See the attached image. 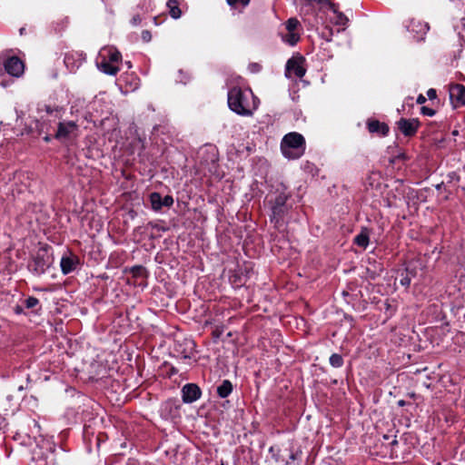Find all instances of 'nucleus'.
I'll use <instances>...</instances> for the list:
<instances>
[{"mask_svg":"<svg viewBox=\"0 0 465 465\" xmlns=\"http://www.w3.org/2000/svg\"><path fill=\"white\" fill-rule=\"evenodd\" d=\"M227 96L229 108L239 115L252 116L258 108L259 100L252 90L234 86L229 90Z\"/></svg>","mask_w":465,"mask_h":465,"instance_id":"obj_1","label":"nucleus"},{"mask_svg":"<svg viewBox=\"0 0 465 465\" xmlns=\"http://www.w3.org/2000/svg\"><path fill=\"white\" fill-rule=\"evenodd\" d=\"M306 143L304 137L296 132L285 134L281 142V151L285 158L296 160L304 154Z\"/></svg>","mask_w":465,"mask_h":465,"instance_id":"obj_2","label":"nucleus"},{"mask_svg":"<svg viewBox=\"0 0 465 465\" xmlns=\"http://www.w3.org/2000/svg\"><path fill=\"white\" fill-rule=\"evenodd\" d=\"M53 263V257L48 252L47 246L40 247L35 255L33 257L32 262L29 264L30 270L36 275H41Z\"/></svg>","mask_w":465,"mask_h":465,"instance_id":"obj_3","label":"nucleus"},{"mask_svg":"<svg viewBox=\"0 0 465 465\" xmlns=\"http://www.w3.org/2000/svg\"><path fill=\"white\" fill-rule=\"evenodd\" d=\"M289 199V194L285 192H281L273 199L269 201L272 210L271 221L275 223H279L281 220H282L284 214L287 213V200Z\"/></svg>","mask_w":465,"mask_h":465,"instance_id":"obj_4","label":"nucleus"},{"mask_svg":"<svg viewBox=\"0 0 465 465\" xmlns=\"http://www.w3.org/2000/svg\"><path fill=\"white\" fill-rule=\"evenodd\" d=\"M79 126L74 121L59 122L54 138L60 142L74 139L78 135Z\"/></svg>","mask_w":465,"mask_h":465,"instance_id":"obj_5","label":"nucleus"},{"mask_svg":"<svg viewBox=\"0 0 465 465\" xmlns=\"http://www.w3.org/2000/svg\"><path fill=\"white\" fill-rule=\"evenodd\" d=\"M174 352L182 359H192L195 355V343L192 339L177 340Z\"/></svg>","mask_w":465,"mask_h":465,"instance_id":"obj_6","label":"nucleus"},{"mask_svg":"<svg viewBox=\"0 0 465 465\" xmlns=\"http://www.w3.org/2000/svg\"><path fill=\"white\" fill-rule=\"evenodd\" d=\"M304 62L305 59L302 55L290 58L286 63V76L290 77L291 74H293L298 78L303 77L306 73Z\"/></svg>","mask_w":465,"mask_h":465,"instance_id":"obj_7","label":"nucleus"},{"mask_svg":"<svg viewBox=\"0 0 465 465\" xmlns=\"http://www.w3.org/2000/svg\"><path fill=\"white\" fill-rule=\"evenodd\" d=\"M396 124L401 133L407 137L414 136L420 125L417 118H401Z\"/></svg>","mask_w":465,"mask_h":465,"instance_id":"obj_8","label":"nucleus"},{"mask_svg":"<svg viewBox=\"0 0 465 465\" xmlns=\"http://www.w3.org/2000/svg\"><path fill=\"white\" fill-rule=\"evenodd\" d=\"M450 99L454 107L465 106V86L460 84L449 85Z\"/></svg>","mask_w":465,"mask_h":465,"instance_id":"obj_9","label":"nucleus"},{"mask_svg":"<svg viewBox=\"0 0 465 465\" xmlns=\"http://www.w3.org/2000/svg\"><path fill=\"white\" fill-rule=\"evenodd\" d=\"M366 126L369 133L379 136H387L390 132V127L386 123L380 122L374 118H369L366 122Z\"/></svg>","mask_w":465,"mask_h":465,"instance_id":"obj_10","label":"nucleus"},{"mask_svg":"<svg viewBox=\"0 0 465 465\" xmlns=\"http://www.w3.org/2000/svg\"><path fill=\"white\" fill-rule=\"evenodd\" d=\"M183 401L185 403H192L197 401L202 392L200 388L194 383L185 384L182 389Z\"/></svg>","mask_w":465,"mask_h":465,"instance_id":"obj_11","label":"nucleus"},{"mask_svg":"<svg viewBox=\"0 0 465 465\" xmlns=\"http://www.w3.org/2000/svg\"><path fill=\"white\" fill-rule=\"evenodd\" d=\"M4 65L5 71L13 76L18 77L24 73V64L17 56L9 57Z\"/></svg>","mask_w":465,"mask_h":465,"instance_id":"obj_12","label":"nucleus"},{"mask_svg":"<svg viewBox=\"0 0 465 465\" xmlns=\"http://www.w3.org/2000/svg\"><path fill=\"white\" fill-rule=\"evenodd\" d=\"M408 28L411 32L415 33L417 41L424 40L425 35L430 30L428 23L421 22L420 20L411 19Z\"/></svg>","mask_w":465,"mask_h":465,"instance_id":"obj_13","label":"nucleus"},{"mask_svg":"<svg viewBox=\"0 0 465 465\" xmlns=\"http://www.w3.org/2000/svg\"><path fill=\"white\" fill-rule=\"evenodd\" d=\"M79 263L80 260L76 255L63 256L60 262L61 271L64 275L69 274L76 269Z\"/></svg>","mask_w":465,"mask_h":465,"instance_id":"obj_14","label":"nucleus"},{"mask_svg":"<svg viewBox=\"0 0 465 465\" xmlns=\"http://www.w3.org/2000/svg\"><path fill=\"white\" fill-rule=\"evenodd\" d=\"M84 61L82 54L78 53H67L64 55V64L70 72H74L78 69Z\"/></svg>","mask_w":465,"mask_h":465,"instance_id":"obj_15","label":"nucleus"},{"mask_svg":"<svg viewBox=\"0 0 465 465\" xmlns=\"http://www.w3.org/2000/svg\"><path fill=\"white\" fill-rule=\"evenodd\" d=\"M103 57L102 61L97 64L100 71L109 75H115L119 72V67L107 61L106 56L100 53Z\"/></svg>","mask_w":465,"mask_h":465,"instance_id":"obj_16","label":"nucleus"},{"mask_svg":"<svg viewBox=\"0 0 465 465\" xmlns=\"http://www.w3.org/2000/svg\"><path fill=\"white\" fill-rule=\"evenodd\" d=\"M102 52L106 56L107 61L112 64H117L122 60L121 53L114 47L104 48Z\"/></svg>","mask_w":465,"mask_h":465,"instance_id":"obj_17","label":"nucleus"},{"mask_svg":"<svg viewBox=\"0 0 465 465\" xmlns=\"http://www.w3.org/2000/svg\"><path fill=\"white\" fill-rule=\"evenodd\" d=\"M203 153H207L208 154H210V160L208 159H203V156L202 157V160H201V164L202 165H205L206 167H208V170L209 171H212L213 167L210 166V165H215L217 160H218V157H217V153L215 152V149L214 148H210L209 149H205Z\"/></svg>","mask_w":465,"mask_h":465,"instance_id":"obj_18","label":"nucleus"},{"mask_svg":"<svg viewBox=\"0 0 465 465\" xmlns=\"http://www.w3.org/2000/svg\"><path fill=\"white\" fill-rule=\"evenodd\" d=\"M232 391V384L229 380H223V382L217 387V394L220 398L228 397Z\"/></svg>","mask_w":465,"mask_h":465,"instance_id":"obj_19","label":"nucleus"},{"mask_svg":"<svg viewBox=\"0 0 465 465\" xmlns=\"http://www.w3.org/2000/svg\"><path fill=\"white\" fill-rule=\"evenodd\" d=\"M167 6L169 8L170 15L174 18L178 19L182 15V11L179 8V2L178 0H168Z\"/></svg>","mask_w":465,"mask_h":465,"instance_id":"obj_20","label":"nucleus"},{"mask_svg":"<svg viewBox=\"0 0 465 465\" xmlns=\"http://www.w3.org/2000/svg\"><path fill=\"white\" fill-rule=\"evenodd\" d=\"M150 203L152 205V209L155 212H158L163 207V198L159 193L153 192L150 194Z\"/></svg>","mask_w":465,"mask_h":465,"instance_id":"obj_21","label":"nucleus"},{"mask_svg":"<svg viewBox=\"0 0 465 465\" xmlns=\"http://www.w3.org/2000/svg\"><path fill=\"white\" fill-rule=\"evenodd\" d=\"M354 243L363 249H365L368 246L369 233L366 229L362 230L358 235L355 236Z\"/></svg>","mask_w":465,"mask_h":465,"instance_id":"obj_22","label":"nucleus"},{"mask_svg":"<svg viewBox=\"0 0 465 465\" xmlns=\"http://www.w3.org/2000/svg\"><path fill=\"white\" fill-rule=\"evenodd\" d=\"M282 39L290 45H295L300 40V35L296 32H287L285 35L282 34Z\"/></svg>","mask_w":465,"mask_h":465,"instance_id":"obj_23","label":"nucleus"},{"mask_svg":"<svg viewBox=\"0 0 465 465\" xmlns=\"http://www.w3.org/2000/svg\"><path fill=\"white\" fill-rule=\"evenodd\" d=\"M24 303L25 308L27 309H35L37 307V309L35 310V313H38L42 309V307L39 305V300L34 296H30L27 299H25Z\"/></svg>","mask_w":465,"mask_h":465,"instance_id":"obj_24","label":"nucleus"},{"mask_svg":"<svg viewBox=\"0 0 465 465\" xmlns=\"http://www.w3.org/2000/svg\"><path fill=\"white\" fill-rule=\"evenodd\" d=\"M414 276H415V272L413 271H410L409 269H406L405 273L401 274L400 283L403 287L408 288L411 284L412 277H414Z\"/></svg>","mask_w":465,"mask_h":465,"instance_id":"obj_25","label":"nucleus"},{"mask_svg":"<svg viewBox=\"0 0 465 465\" xmlns=\"http://www.w3.org/2000/svg\"><path fill=\"white\" fill-rule=\"evenodd\" d=\"M131 272H132L133 276L136 277V278L147 277V271L142 265H135V266L132 267Z\"/></svg>","mask_w":465,"mask_h":465,"instance_id":"obj_26","label":"nucleus"},{"mask_svg":"<svg viewBox=\"0 0 465 465\" xmlns=\"http://www.w3.org/2000/svg\"><path fill=\"white\" fill-rule=\"evenodd\" d=\"M330 364L334 368H340L343 365V358L341 354L333 353L330 357Z\"/></svg>","mask_w":465,"mask_h":465,"instance_id":"obj_27","label":"nucleus"},{"mask_svg":"<svg viewBox=\"0 0 465 465\" xmlns=\"http://www.w3.org/2000/svg\"><path fill=\"white\" fill-rule=\"evenodd\" d=\"M300 25V22L296 18H289L285 23L287 32H295Z\"/></svg>","mask_w":465,"mask_h":465,"instance_id":"obj_28","label":"nucleus"},{"mask_svg":"<svg viewBox=\"0 0 465 465\" xmlns=\"http://www.w3.org/2000/svg\"><path fill=\"white\" fill-rule=\"evenodd\" d=\"M336 15V17H337V20H336V24L337 25H345L349 19L347 18V16L342 14L341 12H339L337 10V13H334Z\"/></svg>","mask_w":465,"mask_h":465,"instance_id":"obj_29","label":"nucleus"},{"mask_svg":"<svg viewBox=\"0 0 465 465\" xmlns=\"http://www.w3.org/2000/svg\"><path fill=\"white\" fill-rule=\"evenodd\" d=\"M227 4L232 7H236V5L239 3L243 7L247 6L250 3V0H226Z\"/></svg>","mask_w":465,"mask_h":465,"instance_id":"obj_30","label":"nucleus"},{"mask_svg":"<svg viewBox=\"0 0 465 465\" xmlns=\"http://www.w3.org/2000/svg\"><path fill=\"white\" fill-rule=\"evenodd\" d=\"M420 113L423 115L433 116L436 114V111L434 109H432V108H430V107H427V106H422L420 108Z\"/></svg>","mask_w":465,"mask_h":465,"instance_id":"obj_31","label":"nucleus"},{"mask_svg":"<svg viewBox=\"0 0 465 465\" xmlns=\"http://www.w3.org/2000/svg\"><path fill=\"white\" fill-rule=\"evenodd\" d=\"M173 204V198L171 195H166L163 198V206L171 207Z\"/></svg>","mask_w":465,"mask_h":465,"instance_id":"obj_32","label":"nucleus"},{"mask_svg":"<svg viewBox=\"0 0 465 465\" xmlns=\"http://www.w3.org/2000/svg\"><path fill=\"white\" fill-rule=\"evenodd\" d=\"M269 452L272 454V458L276 461H279V452H280V450L278 448H276L275 446H272L269 449Z\"/></svg>","mask_w":465,"mask_h":465,"instance_id":"obj_33","label":"nucleus"},{"mask_svg":"<svg viewBox=\"0 0 465 465\" xmlns=\"http://www.w3.org/2000/svg\"><path fill=\"white\" fill-rule=\"evenodd\" d=\"M141 36H142L143 41L145 42V43L150 42L151 39H152V34L148 30H143L142 32V35Z\"/></svg>","mask_w":465,"mask_h":465,"instance_id":"obj_34","label":"nucleus"},{"mask_svg":"<svg viewBox=\"0 0 465 465\" xmlns=\"http://www.w3.org/2000/svg\"><path fill=\"white\" fill-rule=\"evenodd\" d=\"M223 332V328L216 327L213 331V336L214 339H219Z\"/></svg>","mask_w":465,"mask_h":465,"instance_id":"obj_35","label":"nucleus"},{"mask_svg":"<svg viewBox=\"0 0 465 465\" xmlns=\"http://www.w3.org/2000/svg\"><path fill=\"white\" fill-rule=\"evenodd\" d=\"M142 22V18L139 15H135L133 16L132 20H131V23L133 25H140Z\"/></svg>","mask_w":465,"mask_h":465,"instance_id":"obj_36","label":"nucleus"},{"mask_svg":"<svg viewBox=\"0 0 465 465\" xmlns=\"http://www.w3.org/2000/svg\"><path fill=\"white\" fill-rule=\"evenodd\" d=\"M427 95H428L430 100H433V99H435L437 97V92H436L435 89L430 88V89L428 90Z\"/></svg>","mask_w":465,"mask_h":465,"instance_id":"obj_37","label":"nucleus"},{"mask_svg":"<svg viewBox=\"0 0 465 465\" xmlns=\"http://www.w3.org/2000/svg\"><path fill=\"white\" fill-rule=\"evenodd\" d=\"M262 66L259 64H250V69L252 73H258L261 70Z\"/></svg>","mask_w":465,"mask_h":465,"instance_id":"obj_38","label":"nucleus"},{"mask_svg":"<svg viewBox=\"0 0 465 465\" xmlns=\"http://www.w3.org/2000/svg\"><path fill=\"white\" fill-rule=\"evenodd\" d=\"M417 104H423L426 102V97L423 94H420L416 100Z\"/></svg>","mask_w":465,"mask_h":465,"instance_id":"obj_39","label":"nucleus"},{"mask_svg":"<svg viewBox=\"0 0 465 465\" xmlns=\"http://www.w3.org/2000/svg\"><path fill=\"white\" fill-rule=\"evenodd\" d=\"M299 453H301V451H299V452H292V453L290 454L289 460H296V459L298 458V454H299Z\"/></svg>","mask_w":465,"mask_h":465,"instance_id":"obj_40","label":"nucleus"},{"mask_svg":"<svg viewBox=\"0 0 465 465\" xmlns=\"http://www.w3.org/2000/svg\"><path fill=\"white\" fill-rule=\"evenodd\" d=\"M45 110L47 114H52L54 111L50 105H45Z\"/></svg>","mask_w":465,"mask_h":465,"instance_id":"obj_41","label":"nucleus"},{"mask_svg":"<svg viewBox=\"0 0 465 465\" xmlns=\"http://www.w3.org/2000/svg\"><path fill=\"white\" fill-rule=\"evenodd\" d=\"M51 136L49 134H46L45 137H44V141L46 142V143H49L51 141Z\"/></svg>","mask_w":465,"mask_h":465,"instance_id":"obj_42","label":"nucleus"},{"mask_svg":"<svg viewBox=\"0 0 465 465\" xmlns=\"http://www.w3.org/2000/svg\"><path fill=\"white\" fill-rule=\"evenodd\" d=\"M405 404H406V402H405V401H403V400H400V401H398V405H399V406H401V407H402V406H404Z\"/></svg>","mask_w":465,"mask_h":465,"instance_id":"obj_43","label":"nucleus"},{"mask_svg":"<svg viewBox=\"0 0 465 465\" xmlns=\"http://www.w3.org/2000/svg\"><path fill=\"white\" fill-rule=\"evenodd\" d=\"M15 311L16 313H20V312H22L23 309L21 307L17 306V307H15Z\"/></svg>","mask_w":465,"mask_h":465,"instance_id":"obj_44","label":"nucleus"},{"mask_svg":"<svg viewBox=\"0 0 465 465\" xmlns=\"http://www.w3.org/2000/svg\"><path fill=\"white\" fill-rule=\"evenodd\" d=\"M398 444V440L396 439H394L392 441H391V445H396Z\"/></svg>","mask_w":465,"mask_h":465,"instance_id":"obj_45","label":"nucleus"},{"mask_svg":"<svg viewBox=\"0 0 465 465\" xmlns=\"http://www.w3.org/2000/svg\"><path fill=\"white\" fill-rule=\"evenodd\" d=\"M25 30V28H21V29L19 30L20 35H24Z\"/></svg>","mask_w":465,"mask_h":465,"instance_id":"obj_46","label":"nucleus"},{"mask_svg":"<svg viewBox=\"0 0 465 465\" xmlns=\"http://www.w3.org/2000/svg\"><path fill=\"white\" fill-rule=\"evenodd\" d=\"M102 1H103L104 3H105V2H106V0H102Z\"/></svg>","mask_w":465,"mask_h":465,"instance_id":"obj_47","label":"nucleus"}]
</instances>
